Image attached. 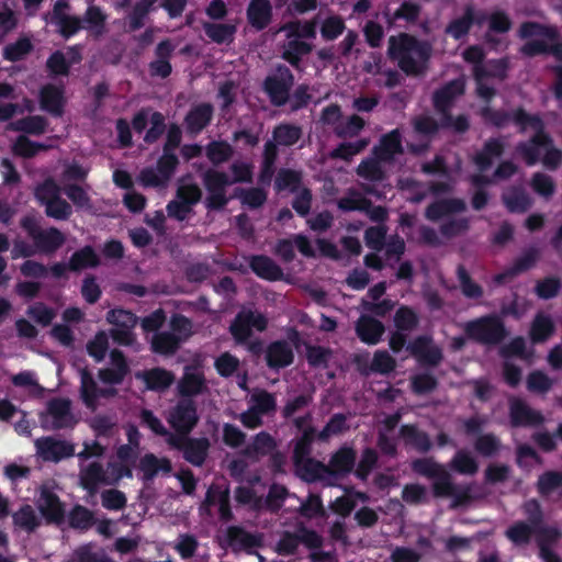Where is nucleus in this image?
<instances>
[{
	"label": "nucleus",
	"instance_id": "f257e3e1",
	"mask_svg": "<svg viewBox=\"0 0 562 562\" xmlns=\"http://www.w3.org/2000/svg\"><path fill=\"white\" fill-rule=\"evenodd\" d=\"M431 56L432 45L426 40L405 32L389 37L387 57L408 77L425 76Z\"/></svg>",
	"mask_w": 562,
	"mask_h": 562
},
{
	"label": "nucleus",
	"instance_id": "f03ea898",
	"mask_svg": "<svg viewBox=\"0 0 562 562\" xmlns=\"http://www.w3.org/2000/svg\"><path fill=\"white\" fill-rule=\"evenodd\" d=\"M463 331L469 340L483 346H497L509 335L503 318L497 314H487L467 322Z\"/></svg>",
	"mask_w": 562,
	"mask_h": 562
},
{
	"label": "nucleus",
	"instance_id": "7ed1b4c3",
	"mask_svg": "<svg viewBox=\"0 0 562 562\" xmlns=\"http://www.w3.org/2000/svg\"><path fill=\"white\" fill-rule=\"evenodd\" d=\"M522 512L527 520H517L505 531L506 538L516 547L528 546L533 537V529L544 524V514L537 499L526 501Z\"/></svg>",
	"mask_w": 562,
	"mask_h": 562
},
{
	"label": "nucleus",
	"instance_id": "20e7f679",
	"mask_svg": "<svg viewBox=\"0 0 562 562\" xmlns=\"http://www.w3.org/2000/svg\"><path fill=\"white\" fill-rule=\"evenodd\" d=\"M294 80L293 72L283 64L277 65L274 72L265 78L262 90L273 106L281 108L289 103Z\"/></svg>",
	"mask_w": 562,
	"mask_h": 562
},
{
	"label": "nucleus",
	"instance_id": "39448f33",
	"mask_svg": "<svg viewBox=\"0 0 562 562\" xmlns=\"http://www.w3.org/2000/svg\"><path fill=\"white\" fill-rule=\"evenodd\" d=\"M529 128L533 130V135L527 142L518 143L516 150L527 166H535L539 161L540 149L552 145V137L546 131V124L539 114L527 123V131Z\"/></svg>",
	"mask_w": 562,
	"mask_h": 562
},
{
	"label": "nucleus",
	"instance_id": "423d86ee",
	"mask_svg": "<svg viewBox=\"0 0 562 562\" xmlns=\"http://www.w3.org/2000/svg\"><path fill=\"white\" fill-rule=\"evenodd\" d=\"M537 115V113H529L521 105L506 111L504 109H494L491 105L482 106L480 116L485 124L496 128H505L509 123H513L520 134L527 132V123Z\"/></svg>",
	"mask_w": 562,
	"mask_h": 562
},
{
	"label": "nucleus",
	"instance_id": "0eeeda50",
	"mask_svg": "<svg viewBox=\"0 0 562 562\" xmlns=\"http://www.w3.org/2000/svg\"><path fill=\"white\" fill-rule=\"evenodd\" d=\"M106 322L113 325L110 329V336L113 341L120 346L131 347L136 342L134 328L138 323V317L128 310L116 307L106 313Z\"/></svg>",
	"mask_w": 562,
	"mask_h": 562
},
{
	"label": "nucleus",
	"instance_id": "6e6552de",
	"mask_svg": "<svg viewBox=\"0 0 562 562\" xmlns=\"http://www.w3.org/2000/svg\"><path fill=\"white\" fill-rule=\"evenodd\" d=\"M202 182L207 191L205 207L209 211L223 210L229 202L226 196V188L233 184L229 176L224 171L210 168L202 175Z\"/></svg>",
	"mask_w": 562,
	"mask_h": 562
},
{
	"label": "nucleus",
	"instance_id": "1a4fd4ad",
	"mask_svg": "<svg viewBox=\"0 0 562 562\" xmlns=\"http://www.w3.org/2000/svg\"><path fill=\"white\" fill-rule=\"evenodd\" d=\"M411 469L414 473L432 480L431 492L434 496H441L450 493V473L445 469L442 464L438 463L434 458H417L412 461Z\"/></svg>",
	"mask_w": 562,
	"mask_h": 562
},
{
	"label": "nucleus",
	"instance_id": "9d476101",
	"mask_svg": "<svg viewBox=\"0 0 562 562\" xmlns=\"http://www.w3.org/2000/svg\"><path fill=\"white\" fill-rule=\"evenodd\" d=\"M268 327L267 317L251 310L239 311L229 325V333L238 345H245L252 336V328L265 331Z\"/></svg>",
	"mask_w": 562,
	"mask_h": 562
},
{
	"label": "nucleus",
	"instance_id": "9b49d317",
	"mask_svg": "<svg viewBox=\"0 0 562 562\" xmlns=\"http://www.w3.org/2000/svg\"><path fill=\"white\" fill-rule=\"evenodd\" d=\"M485 423V418L472 416L463 422V428L468 436L480 435L474 442L476 452L483 457H493L499 451L502 443L499 438L493 432L481 435Z\"/></svg>",
	"mask_w": 562,
	"mask_h": 562
},
{
	"label": "nucleus",
	"instance_id": "f8f14e48",
	"mask_svg": "<svg viewBox=\"0 0 562 562\" xmlns=\"http://www.w3.org/2000/svg\"><path fill=\"white\" fill-rule=\"evenodd\" d=\"M168 423L179 435H189L199 423L198 408L192 398H181L170 412Z\"/></svg>",
	"mask_w": 562,
	"mask_h": 562
},
{
	"label": "nucleus",
	"instance_id": "ddd939ff",
	"mask_svg": "<svg viewBox=\"0 0 562 562\" xmlns=\"http://www.w3.org/2000/svg\"><path fill=\"white\" fill-rule=\"evenodd\" d=\"M406 350L423 367L436 368L443 359L441 348L435 345L432 337L428 335H419L415 337L407 344Z\"/></svg>",
	"mask_w": 562,
	"mask_h": 562
},
{
	"label": "nucleus",
	"instance_id": "4468645a",
	"mask_svg": "<svg viewBox=\"0 0 562 562\" xmlns=\"http://www.w3.org/2000/svg\"><path fill=\"white\" fill-rule=\"evenodd\" d=\"M225 539L227 547L235 553H256V549L263 546V537L260 532H250L241 526H229L226 529Z\"/></svg>",
	"mask_w": 562,
	"mask_h": 562
},
{
	"label": "nucleus",
	"instance_id": "2eb2a0df",
	"mask_svg": "<svg viewBox=\"0 0 562 562\" xmlns=\"http://www.w3.org/2000/svg\"><path fill=\"white\" fill-rule=\"evenodd\" d=\"M509 423L513 428L538 427L544 423V416L524 400L513 397L509 400Z\"/></svg>",
	"mask_w": 562,
	"mask_h": 562
},
{
	"label": "nucleus",
	"instance_id": "dca6fc26",
	"mask_svg": "<svg viewBox=\"0 0 562 562\" xmlns=\"http://www.w3.org/2000/svg\"><path fill=\"white\" fill-rule=\"evenodd\" d=\"M37 453L45 461L59 462L75 454V446L54 437H42L35 442Z\"/></svg>",
	"mask_w": 562,
	"mask_h": 562
},
{
	"label": "nucleus",
	"instance_id": "f3484780",
	"mask_svg": "<svg viewBox=\"0 0 562 562\" xmlns=\"http://www.w3.org/2000/svg\"><path fill=\"white\" fill-rule=\"evenodd\" d=\"M540 258V251L537 247L530 246L526 248L521 256L517 257L513 265L504 271L494 276L493 280L496 284H503L515 277L532 269Z\"/></svg>",
	"mask_w": 562,
	"mask_h": 562
},
{
	"label": "nucleus",
	"instance_id": "a211bd4d",
	"mask_svg": "<svg viewBox=\"0 0 562 562\" xmlns=\"http://www.w3.org/2000/svg\"><path fill=\"white\" fill-rule=\"evenodd\" d=\"M465 83L462 79H453L432 93V105L441 114L450 111L457 98L464 94Z\"/></svg>",
	"mask_w": 562,
	"mask_h": 562
},
{
	"label": "nucleus",
	"instance_id": "6ab92c4d",
	"mask_svg": "<svg viewBox=\"0 0 562 562\" xmlns=\"http://www.w3.org/2000/svg\"><path fill=\"white\" fill-rule=\"evenodd\" d=\"M47 414L53 418L52 428L55 430L72 428L77 419L71 413V402L64 397H54L47 402Z\"/></svg>",
	"mask_w": 562,
	"mask_h": 562
},
{
	"label": "nucleus",
	"instance_id": "aec40b11",
	"mask_svg": "<svg viewBox=\"0 0 562 562\" xmlns=\"http://www.w3.org/2000/svg\"><path fill=\"white\" fill-rule=\"evenodd\" d=\"M37 508L47 524L59 525L65 518V508L57 494L43 487L40 493Z\"/></svg>",
	"mask_w": 562,
	"mask_h": 562
},
{
	"label": "nucleus",
	"instance_id": "412c9836",
	"mask_svg": "<svg viewBox=\"0 0 562 562\" xmlns=\"http://www.w3.org/2000/svg\"><path fill=\"white\" fill-rule=\"evenodd\" d=\"M265 359L269 369L280 370L293 363L294 352L286 340H274L268 345Z\"/></svg>",
	"mask_w": 562,
	"mask_h": 562
},
{
	"label": "nucleus",
	"instance_id": "4be33fe9",
	"mask_svg": "<svg viewBox=\"0 0 562 562\" xmlns=\"http://www.w3.org/2000/svg\"><path fill=\"white\" fill-rule=\"evenodd\" d=\"M355 329L358 338L369 346L378 345L385 333V326L381 321L366 314L358 318Z\"/></svg>",
	"mask_w": 562,
	"mask_h": 562
},
{
	"label": "nucleus",
	"instance_id": "5701e85b",
	"mask_svg": "<svg viewBox=\"0 0 562 562\" xmlns=\"http://www.w3.org/2000/svg\"><path fill=\"white\" fill-rule=\"evenodd\" d=\"M40 106L43 111L58 117L64 113V88L52 83L43 86L40 90Z\"/></svg>",
	"mask_w": 562,
	"mask_h": 562
},
{
	"label": "nucleus",
	"instance_id": "b1692460",
	"mask_svg": "<svg viewBox=\"0 0 562 562\" xmlns=\"http://www.w3.org/2000/svg\"><path fill=\"white\" fill-rule=\"evenodd\" d=\"M248 23L257 31L269 26L273 18V8L270 0H250L246 9Z\"/></svg>",
	"mask_w": 562,
	"mask_h": 562
},
{
	"label": "nucleus",
	"instance_id": "393cba45",
	"mask_svg": "<svg viewBox=\"0 0 562 562\" xmlns=\"http://www.w3.org/2000/svg\"><path fill=\"white\" fill-rule=\"evenodd\" d=\"M214 109L211 103H200L191 108L184 117L187 132L200 134L212 121Z\"/></svg>",
	"mask_w": 562,
	"mask_h": 562
},
{
	"label": "nucleus",
	"instance_id": "a878e982",
	"mask_svg": "<svg viewBox=\"0 0 562 562\" xmlns=\"http://www.w3.org/2000/svg\"><path fill=\"white\" fill-rule=\"evenodd\" d=\"M178 391L182 398H192L207 391L204 373L187 368L178 383Z\"/></svg>",
	"mask_w": 562,
	"mask_h": 562
},
{
	"label": "nucleus",
	"instance_id": "bb28decb",
	"mask_svg": "<svg viewBox=\"0 0 562 562\" xmlns=\"http://www.w3.org/2000/svg\"><path fill=\"white\" fill-rule=\"evenodd\" d=\"M249 268L262 280L274 282L283 278L282 268L267 255L250 256Z\"/></svg>",
	"mask_w": 562,
	"mask_h": 562
},
{
	"label": "nucleus",
	"instance_id": "cd10ccee",
	"mask_svg": "<svg viewBox=\"0 0 562 562\" xmlns=\"http://www.w3.org/2000/svg\"><path fill=\"white\" fill-rule=\"evenodd\" d=\"M467 210L465 202L460 198H449L430 203L425 210V217L438 222L443 216L461 213Z\"/></svg>",
	"mask_w": 562,
	"mask_h": 562
},
{
	"label": "nucleus",
	"instance_id": "c85d7f7f",
	"mask_svg": "<svg viewBox=\"0 0 562 562\" xmlns=\"http://www.w3.org/2000/svg\"><path fill=\"white\" fill-rule=\"evenodd\" d=\"M356 451L351 447H341L330 457L329 463L326 464L327 474L333 476H345L349 474L356 463Z\"/></svg>",
	"mask_w": 562,
	"mask_h": 562
},
{
	"label": "nucleus",
	"instance_id": "c756f323",
	"mask_svg": "<svg viewBox=\"0 0 562 562\" xmlns=\"http://www.w3.org/2000/svg\"><path fill=\"white\" fill-rule=\"evenodd\" d=\"M505 151V144L501 138H488L482 149L473 157V162L480 171L488 170L493 165L494 158H499Z\"/></svg>",
	"mask_w": 562,
	"mask_h": 562
},
{
	"label": "nucleus",
	"instance_id": "7c9ffc66",
	"mask_svg": "<svg viewBox=\"0 0 562 562\" xmlns=\"http://www.w3.org/2000/svg\"><path fill=\"white\" fill-rule=\"evenodd\" d=\"M403 153L402 136L398 130H393L383 135L380 144L374 146V156L384 162L391 161L395 155Z\"/></svg>",
	"mask_w": 562,
	"mask_h": 562
},
{
	"label": "nucleus",
	"instance_id": "2f4dec72",
	"mask_svg": "<svg viewBox=\"0 0 562 562\" xmlns=\"http://www.w3.org/2000/svg\"><path fill=\"white\" fill-rule=\"evenodd\" d=\"M509 68L508 57L490 59L484 66L473 67V78L474 80L494 78L504 81L508 77Z\"/></svg>",
	"mask_w": 562,
	"mask_h": 562
},
{
	"label": "nucleus",
	"instance_id": "473e14b6",
	"mask_svg": "<svg viewBox=\"0 0 562 562\" xmlns=\"http://www.w3.org/2000/svg\"><path fill=\"white\" fill-rule=\"evenodd\" d=\"M66 241L65 235L56 227L42 229L33 240L36 251L45 255L55 254Z\"/></svg>",
	"mask_w": 562,
	"mask_h": 562
},
{
	"label": "nucleus",
	"instance_id": "72a5a7b5",
	"mask_svg": "<svg viewBox=\"0 0 562 562\" xmlns=\"http://www.w3.org/2000/svg\"><path fill=\"white\" fill-rule=\"evenodd\" d=\"M295 468V474L306 483H314L321 481L324 474H327V465L319 460L312 458L311 456L305 457L297 463H293Z\"/></svg>",
	"mask_w": 562,
	"mask_h": 562
},
{
	"label": "nucleus",
	"instance_id": "f704fd0d",
	"mask_svg": "<svg viewBox=\"0 0 562 562\" xmlns=\"http://www.w3.org/2000/svg\"><path fill=\"white\" fill-rule=\"evenodd\" d=\"M521 55L536 57L539 55H552L562 63V41H552L550 44L541 40H531L520 47Z\"/></svg>",
	"mask_w": 562,
	"mask_h": 562
},
{
	"label": "nucleus",
	"instance_id": "c9c22d12",
	"mask_svg": "<svg viewBox=\"0 0 562 562\" xmlns=\"http://www.w3.org/2000/svg\"><path fill=\"white\" fill-rule=\"evenodd\" d=\"M211 443L206 437L189 438L183 448V459L194 467H202L207 458Z\"/></svg>",
	"mask_w": 562,
	"mask_h": 562
},
{
	"label": "nucleus",
	"instance_id": "e433bc0d",
	"mask_svg": "<svg viewBox=\"0 0 562 562\" xmlns=\"http://www.w3.org/2000/svg\"><path fill=\"white\" fill-rule=\"evenodd\" d=\"M400 435L407 446L420 453H427L432 448L429 435L414 424H405L400 428Z\"/></svg>",
	"mask_w": 562,
	"mask_h": 562
},
{
	"label": "nucleus",
	"instance_id": "4c0bfd02",
	"mask_svg": "<svg viewBox=\"0 0 562 562\" xmlns=\"http://www.w3.org/2000/svg\"><path fill=\"white\" fill-rule=\"evenodd\" d=\"M520 38L543 37L549 42L560 40V32L555 25L542 24L536 21L522 22L518 30Z\"/></svg>",
	"mask_w": 562,
	"mask_h": 562
},
{
	"label": "nucleus",
	"instance_id": "58836bf2",
	"mask_svg": "<svg viewBox=\"0 0 562 562\" xmlns=\"http://www.w3.org/2000/svg\"><path fill=\"white\" fill-rule=\"evenodd\" d=\"M100 265L101 260L94 248L90 245H86L70 256L68 270L79 272L88 268H97Z\"/></svg>",
	"mask_w": 562,
	"mask_h": 562
},
{
	"label": "nucleus",
	"instance_id": "ea45409f",
	"mask_svg": "<svg viewBox=\"0 0 562 562\" xmlns=\"http://www.w3.org/2000/svg\"><path fill=\"white\" fill-rule=\"evenodd\" d=\"M80 374V389L79 394L85 406L94 412L99 403L97 402L98 384L88 368H82Z\"/></svg>",
	"mask_w": 562,
	"mask_h": 562
},
{
	"label": "nucleus",
	"instance_id": "a19ab883",
	"mask_svg": "<svg viewBox=\"0 0 562 562\" xmlns=\"http://www.w3.org/2000/svg\"><path fill=\"white\" fill-rule=\"evenodd\" d=\"M139 470L145 481H151L159 472L169 474L172 470L168 458H158L154 453H146L139 461Z\"/></svg>",
	"mask_w": 562,
	"mask_h": 562
},
{
	"label": "nucleus",
	"instance_id": "79ce46f5",
	"mask_svg": "<svg viewBox=\"0 0 562 562\" xmlns=\"http://www.w3.org/2000/svg\"><path fill=\"white\" fill-rule=\"evenodd\" d=\"M182 339L171 331H158L151 338L150 349L157 355L172 356L178 351Z\"/></svg>",
	"mask_w": 562,
	"mask_h": 562
},
{
	"label": "nucleus",
	"instance_id": "37998d69",
	"mask_svg": "<svg viewBox=\"0 0 562 562\" xmlns=\"http://www.w3.org/2000/svg\"><path fill=\"white\" fill-rule=\"evenodd\" d=\"M139 376L143 378L148 390L158 392L167 390L175 380L173 373L164 368H153L137 373V378Z\"/></svg>",
	"mask_w": 562,
	"mask_h": 562
},
{
	"label": "nucleus",
	"instance_id": "c03bdc74",
	"mask_svg": "<svg viewBox=\"0 0 562 562\" xmlns=\"http://www.w3.org/2000/svg\"><path fill=\"white\" fill-rule=\"evenodd\" d=\"M312 50H313L312 44L304 42V41H300L297 38L290 40L284 45V49L282 52L281 57H282V59H284L286 63H289L295 69H300L301 64H302V58L304 56L311 54Z\"/></svg>",
	"mask_w": 562,
	"mask_h": 562
},
{
	"label": "nucleus",
	"instance_id": "a18cd8bd",
	"mask_svg": "<svg viewBox=\"0 0 562 562\" xmlns=\"http://www.w3.org/2000/svg\"><path fill=\"white\" fill-rule=\"evenodd\" d=\"M80 484L90 492L94 493L101 483L105 482V471L100 462H91L86 468L80 469Z\"/></svg>",
	"mask_w": 562,
	"mask_h": 562
},
{
	"label": "nucleus",
	"instance_id": "49530a36",
	"mask_svg": "<svg viewBox=\"0 0 562 562\" xmlns=\"http://www.w3.org/2000/svg\"><path fill=\"white\" fill-rule=\"evenodd\" d=\"M12 521L15 528L27 533L34 532L42 524L41 518L29 504L22 505L12 514Z\"/></svg>",
	"mask_w": 562,
	"mask_h": 562
},
{
	"label": "nucleus",
	"instance_id": "de8ad7c7",
	"mask_svg": "<svg viewBox=\"0 0 562 562\" xmlns=\"http://www.w3.org/2000/svg\"><path fill=\"white\" fill-rule=\"evenodd\" d=\"M533 537L540 554L553 550V547L561 539L562 532L555 526L543 524L533 529Z\"/></svg>",
	"mask_w": 562,
	"mask_h": 562
},
{
	"label": "nucleus",
	"instance_id": "09e8293b",
	"mask_svg": "<svg viewBox=\"0 0 562 562\" xmlns=\"http://www.w3.org/2000/svg\"><path fill=\"white\" fill-rule=\"evenodd\" d=\"M316 439V428L314 426H308L303 431H301V436L294 439L293 441V451L292 459L293 463L300 462L305 457L312 454L313 443Z\"/></svg>",
	"mask_w": 562,
	"mask_h": 562
},
{
	"label": "nucleus",
	"instance_id": "8fccbe9b",
	"mask_svg": "<svg viewBox=\"0 0 562 562\" xmlns=\"http://www.w3.org/2000/svg\"><path fill=\"white\" fill-rule=\"evenodd\" d=\"M502 201L510 213H525L531 206L530 196L519 187H513L508 192L504 193Z\"/></svg>",
	"mask_w": 562,
	"mask_h": 562
},
{
	"label": "nucleus",
	"instance_id": "3c124183",
	"mask_svg": "<svg viewBox=\"0 0 562 562\" xmlns=\"http://www.w3.org/2000/svg\"><path fill=\"white\" fill-rule=\"evenodd\" d=\"M303 180L302 171L290 168H281L274 178V190L279 193L282 191L297 192Z\"/></svg>",
	"mask_w": 562,
	"mask_h": 562
},
{
	"label": "nucleus",
	"instance_id": "603ef678",
	"mask_svg": "<svg viewBox=\"0 0 562 562\" xmlns=\"http://www.w3.org/2000/svg\"><path fill=\"white\" fill-rule=\"evenodd\" d=\"M203 30L205 35L216 44H231L237 31L234 24L211 22H204Z\"/></svg>",
	"mask_w": 562,
	"mask_h": 562
},
{
	"label": "nucleus",
	"instance_id": "864d4df0",
	"mask_svg": "<svg viewBox=\"0 0 562 562\" xmlns=\"http://www.w3.org/2000/svg\"><path fill=\"white\" fill-rule=\"evenodd\" d=\"M456 276L459 282L461 293L463 294L464 297L470 300H480L481 297H483V286L472 279L469 271L462 263L458 265Z\"/></svg>",
	"mask_w": 562,
	"mask_h": 562
},
{
	"label": "nucleus",
	"instance_id": "5fc2aeb1",
	"mask_svg": "<svg viewBox=\"0 0 562 562\" xmlns=\"http://www.w3.org/2000/svg\"><path fill=\"white\" fill-rule=\"evenodd\" d=\"M48 122L42 115H29L10 123V130L23 132L30 135H42L47 128Z\"/></svg>",
	"mask_w": 562,
	"mask_h": 562
},
{
	"label": "nucleus",
	"instance_id": "6e6d98bb",
	"mask_svg": "<svg viewBox=\"0 0 562 562\" xmlns=\"http://www.w3.org/2000/svg\"><path fill=\"white\" fill-rule=\"evenodd\" d=\"M302 127L291 123H280L273 128L272 136L280 146L295 145L302 137Z\"/></svg>",
	"mask_w": 562,
	"mask_h": 562
},
{
	"label": "nucleus",
	"instance_id": "4d7b16f0",
	"mask_svg": "<svg viewBox=\"0 0 562 562\" xmlns=\"http://www.w3.org/2000/svg\"><path fill=\"white\" fill-rule=\"evenodd\" d=\"M553 331L554 324L550 316L539 313L531 323L529 335L533 344H540L548 340Z\"/></svg>",
	"mask_w": 562,
	"mask_h": 562
},
{
	"label": "nucleus",
	"instance_id": "13d9d810",
	"mask_svg": "<svg viewBox=\"0 0 562 562\" xmlns=\"http://www.w3.org/2000/svg\"><path fill=\"white\" fill-rule=\"evenodd\" d=\"M106 19L108 15L100 7L90 4L81 20L83 29L92 32L94 35H101L104 32Z\"/></svg>",
	"mask_w": 562,
	"mask_h": 562
},
{
	"label": "nucleus",
	"instance_id": "bf43d9fd",
	"mask_svg": "<svg viewBox=\"0 0 562 562\" xmlns=\"http://www.w3.org/2000/svg\"><path fill=\"white\" fill-rule=\"evenodd\" d=\"M393 323L397 330L411 333L418 327L419 316L413 307L401 305L393 316Z\"/></svg>",
	"mask_w": 562,
	"mask_h": 562
},
{
	"label": "nucleus",
	"instance_id": "052dcab7",
	"mask_svg": "<svg viewBox=\"0 0 562 562\" xmlns=\"http://www.w3.org/2000/svg\"><path fill=\"white\" fill-rule=\"evenodd\" d=\"M157 0L137 1L127 16V31L135 32L145 25V20Z\"/></svg>",
	"mask_w": 562,
	"mask_h": 562
},
{
	"label": "nucleus",
	"instance_id": "680f3d73",
	"mask_svg": "<svg viewBox=\"0 0 562 562\" xmlns=\"http://www.w3.org/2000/svg\"><path fill=\"white\" fill-rule=\"evenodd\" d=\"M472 29V20L470 14L463 8V13L460 16L453 18L445 27V34L454 41L464 40Z\"/></svg>",
	"mask_w": 562,
	"mask_h": 562
},
{
	"label": "nucleus",
	"instance_id": "e2e57ef3",
	"mask_svg": "<svg viewBox=\"0 0 562 562\" xmlns=\"http://www.w3.org/2000/svg\"><path fill=\"white\" fill-rule=\"evenodd\" d=\"M376 157L363 159L357 167L356 173L368 181L381 182L385 179V171Z\"/></svg>",
	"mask_w": 562,
	"mask_h": 562
},
{
	"label": "nucleus",
	"instance_id": "0e129e2a",
	"mask_svg": "<svg viewBox=\"0 0 562 562\" xmlns=\"http://www.w3.org/2000/svg\"><path fill=\"white\" fill-rule=\"evenodd\" d=\"M68 524L78 530H88L95 524L92 510L82 505H75L68 514Z\"/></svg>",
	"mask_w": 562,
	"mask_h": 562
},
{
	"label": "nucleus",
	"instance_id": "69168bd1",
	"mask_svg": "<svg viewBox=\"0 0 562 562\" xmlns=\"http://www.w3.org/2000/svg\"><path fill=\"white\" fill-rule=\"evenodd\" d=\"M207 159L218 166L228 161L234 155V148L226 140H212L205 148Z\"/></svg>",
	"mask_w": 562,
	"mask_h": 562
},
{
	"label": "nucleus",
	"instance_id": "338daca9",
	"mask_svg": "<svg viewBox=\"0 0 562 562\" xmlns=\"http://www.w3.org/2000/svg\"><path fill=\"white\" fill-rule=\"evenodd\" d=\"M187 178H191V175H187L186 177L179 180V186L176 191V199L193 207L201 201L202 190L194 182L184 183V179Z\"/></svg>",
	"mask_w": 562,
	"mask_h": 562
},
{
	"label": "nucleus",
	"instance_id": "774afa93",
	"mask_svg": "<svg viewBox=\"0 0 562 562\" xmlns=\"http://www.w3.org/2000/svg\"><path fill=\"white\" fill-rule=\"evenodd\" d=\"M449 467L460 473L467 475H474L479 470L476 460L465 450H459L451 459Z\"/></svg>",
	"mask_w": 562,
	"mask_h": 562
}]
</instances>
